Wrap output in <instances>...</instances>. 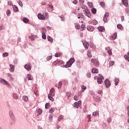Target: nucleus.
I'll use <instances>...</instances> for the list:
<instances>
[{"label": "nucleus", "instance_id": "nucleus-11", "mask_svg": "<svg viewBox=\"0 0 129 129\" xmlns=\"http://www.w3.org/2000/svg\"><path fill=\"white\" fill-rule=\"evenodd\" d=\"M83 44L84 45V47L86 48V50L88 49V47H89V44L88 42H86V41H83Z\"/></svg>", "mask_w": 129, "mask_h": 129}, {"label": "nucleus", "instance_id": "nucleus-63", "mask_svg": "<svg viewBox=\"0 0 129 129\" xmlns=\"http://www.w3.org/2000/svg\"><path fill=\"white\" fill-rule=\"evenodd\" d=\"M121 22L124 21V16H121Z\"/></svg>", "mask_w": 129, "mask_h": 129}, {"label": "nucleus", "instance_id": "nucleus-26", "mask_svg": "<svg viewBox=\"0 0 129 129\" xmlns=\"http://www.w3.org/2000/svg\"><path fill=\"white\" fill-rule=\"evenodd\" d=\"M42 38L43 40H46L47 38V36L46 35V33L44 32H42Z\"/></svg>", "mask_w": 129, "mask_h": 129}, {"label": "nucleus", "instance_id": "nucleus-7", "mask_svg": "<svg viewBox=\"0 0 129 129\" xmlns=\"http://www.w3.org/2000/svg\"><path fill=\"white\" fill-rule=\"evenodd\" d=\"M91 62L92 63H93L94 65H95V66H99V62H98V60L97 59H94L93 58H92L91 59Z\"/></svg>", "mask_w": 129, "mask_h": 129}, {"label": "nucleus", "instance_id": "nucleus-41", "mask_svg": "<svg viewBox=\"0 0 129 129\" xmlns=\"http://www.w3.org/2000/svg\"><path fill=\"white\" fill-rule=\"evenodd\" d=\"M41 30H42V33H46L47 32V30L45 27H42Z\"/></svg>", "mask_w": 129, "mask_h": 129}, {"label": "nucleus", "instance_id": "nucleus-16", "mask_svg": "<svg viewBox=\"0 0 129 129\" xmlns=\"http://www.w3.org/2000/svg\"><path fill=\"white\" fill-rule=\"evenodd\" d=\"M122 3L125 7H127V6H128V2H127V0H122Z\"/></svg>", "mask_w": 129, "mask_h": 129}, {"label": "nucleus", "instance_id": "nucleus-45", "mask_svg": "<svg viewBox=\"0 0 129 129\" xmlns=\"http://www.w3.org/2000/svg\"><path fill=\"white\" fill-rule=\"evenodd\" d=\"M102 80L100 79H98L97 80V83H98V84H101L102 83Z\"/></svg>", "mask_w": 129, "mask_h": 129}, {"label": "nucleus", "instance_id": "nucleus-15", "mask_svg": "<svg viewBox=\"0 0 129 129\" xmlns=\"http://www.w3.org/2000/svg\"><path fill=\"white\" fill-rule=\"evenodd\" d=\"M22 99L25 102H27V101H29V97L27 96H23Z\"/></svg>", "mask_w": 129, "mask_h": 129}, {"label": "nucleus", "instance_id": "nucleus-52", "mask_svg": "<svg viewBox=\"0 0 129 129\" xmlns=\"http://www.w3.org/2000/svg\"><path fill=\"white\" fill-rule=\"evenodd\" d=\"M108 52V55H109L110 56L112 55V52H111V49H109L107 51Z\"/></svg>", "mask_w": 129, "mask_h": 129}, {"label": "nucleus", "instance_id": "nucleus-60", "mask_svg": "<svg viewBox=\"0 0 129 129\" xmlns=\"http://www.w3.org/2000/svg\"><path fill=\"white\" fill-rule=\"evenodd\" d=\"M29 39H30V40H32V41H34L35 38L34 37L33 35H31V36H29Z\"/></svg>", "mask_w": 129, "mask_h": 129}, {"label": "nucleus", "instance_id": "nucleus-32", "mask_svg": "<svg viewBox=\"0 0 129 129\" xmlns=\"http://www.w3.org/2000/svg\"><path fill=\"white\" fill-rule=\"evenodd\" d=\"M91 12H92V14H93L94 15H95V14H96V9H95V8L92 9Z\"/></svg>", "mask_w": 129, "mask_h": 129}, {"label": "nucleus", "instance_id": "nucleus-40", "mask_svg": "<svg viewBox=\"0 0 129 129\" xmlns=\"http://www.w3.org/2000/svg\"><path fill=\"white\" fill-rule=\"evenodd\" d=\"M42 112H43V110H42L41 109H38L37 115H40Z\"/></svg>", "mask_w": 129, "mask_h": 129}, {"label": "nucleus", "instance_id": "nucleus-34", "mask_svg": "<svg viewBox=\"0 0 129 129\" xmlns=\"http://www.w3.org/2000/svg\"><path fill=\"white\" fill-rule=\"evenodd\" d=\"M6 14H7V15L8 16V17H10V16H11V10H8L6 12Z\"/></svg>", "mask_w": 129, "mask_h": 129}, {"label": "nucleus", "instance_id": "nucleus-30", "mask_svg": "<svg viewBox=\"0 0 129 129\" xmlns=\"http://www.w3.org/2000/svg\"><path fill=\"white\" fill-rule=\"evenodd\" d=\"M49 120L50 122H52V121H53V115H52L51 114H50L49 115Z\"/></svg>", "mask_w": 129, "mask_h": 129}, {"label": "nucleus", "instance_id": "nucleus-36", "mask_svg": "<svg viewBox=\"0 0 129 129\" xmlns=\"http://www.w3.org/2000/svg\"><path fill=\"white\" fill-rule=\"evenodd\" d=\"M63 115H60L58 117V119H57V120L58 121H61V120H62V119H63Z\"/></svg>", "mask_w": 129, "mask_h": 129}, {"label": "nucleus", "instance_id": "nucleus-13", "mask_svg": "<svg viewBox=\"0 0 129 129\" xmlns=\"http://www.w3.org/2000/svg\"><path fill=\"white\" fill-rule=\"evenodd\" d=\"M10 69H9L10 72H14L15 71V66L14 65L10 64Z\"/></svg>", "mask_w": 129, "mask_h": 129}, {"label": "nucleus", "instance_id": "nucleus-38", "mask_svg": "<svg viewBox=\"0 0 129 129\" xmlns=\"http://www.w3.org/2000/svg\"><path fill=\"white\" fill-rule=\"evenodd\" d=\"M18 4L20 6V7H21V8H23V2H22L21 1H19L18 2Z\"/></svg>", "mask_w": 129, "mask_h": 129}, {"label": "nucleus", "instance_id": "nucleus-46", "mask_svg": "<svg viewBox=\"0 0 129 129\" xmlns=\"http://www.w3.org/2000/svg\"><path fill=\"white\" fill-rule=\"evenodd\" d=\"M93 5V4H92V2H88V6H89L90 8H92Z\"/></svg>", "mask_w": 129, "mask_h": 129}, {"label": "nucleus", "instance_id": "nucleus-48", "mask_svg": "<svg viewBox=\"0 0 129 129\" xmlns=\"http://www.w3.org/2000/svg\"><path fill=\"white\" fill-rule=\"evenodd\" d=\"M107 121L108 123H110V122H111V118L110 117L107 118Z\"/></svg>", "mask_w": 129, "mask_h": 129}, {"label": "nucleus", "instance_id": "nucleus-47", "mask_svg": "<svg viewBox=\"0 0 129 129\" xmlns=\"http://www.w3.org/2000/svg\"><path fill=\"white\" fill-rule=\"evenodd\" d=\"M100 5L101 6V7H102V8H104V6H105V4H104V2H100Z\"/></svg>", "mask_w": 129, "mask_h": 129}, {"label": "nucleus", "instance_id": "nucleus-25", "mask_svg": "<svg viewBox=\"0 0 129 129\" xmlns=\"http://www.w3.org/2000/svg\"><path fill=\"white\" fill-rule=\"evenodd\" d=\"M53 95H52L50 94H48V99L51 100V101H53L54 100V98H53V97L52 96H53Z\"/></svg>", "mask_w": 129, "mask_h": 129}, {"label": "nucleus", "instance_id": "nucleus-44", "mask_svg": "<svg viewBox=\"0 0 129 129\" xmlns=\"http://www.w3.org/2000/svg\"><path fill=\"white\" fill-rule=\"evenodd\" d=\"M44 15L45 19H48V18H49V14L48 13L45 12Z\"/></svg>", "mask_w": 129, "mask_h": 129}, {"label": "nucleus", "instance_id": "nucleus-8", "mask_svg": "<svg viewBox=\"0 0 129 129\" xmlns=\"http://www.w3.org/2000/svg\"><path fill=\"white\" fill-rule=\"evenodd\" d=\"M105 85L107 88H108V87L110 86V81H109V80H108V79H106L105 80Z\"/></svg>", "mask_w": 129, "mask_h": 129}, {"label": "nucleus", "instance_id": "nucleus-43", "mask_svg": "<svg viewBox=\"0 0 129 129\" xmlns=\"http://www.w3.org/2000/svg\"><path fill=\"white\" fill-rule=\"evenodd\" d=\"M86 75H87V77H88V78H90L91 77V74L89 72H88L87 73Z\"/></svg>", "mask_w": 129, "mask_h": 129}, {"label": "nucleus", "instance_id": "nucleus-3", "mask_svg": "<svg viewBox=\"0 0 129 129\" xmlns=\"http://www.w3.org/2000/svg\"><path fill=\"white\" fill-rule=\"evenodd\" d=\"M0 83L3 85H6L7 86H10V84L4 79H1Z\"/></svg>", "mask_w": 129, "mask_h": 129}, {"label": "nucleus", "instance_id": "nucleus-59", "mask_svg": "<svg viewBox=\"0 0 129 129\" xmlns=\"http://www.w3.org/2000/svg\"><path fill=\"white\" fill-rule=\"evenodd\" d=\"M49 103H46V104H45V108H46V109H48V108H49Z\"/></svg>", "mask_w": 129, "mask_h": 129}, {"label": "nucleus", "instance_id": "nucleus-53", "mask_svg": "<svg viewBox=\"0 0 129 129\" xmlns=\"http://www.w3.org/2000/svg\"><path fill=\"white\" fill-rule=\"evenodd\" d=\"M3 55L4 57H8V56H9V53L8 52H4Z\"/></svg>", "mask_w": 129, "mask_h": 129}, {"label": "nucleus", "instance_id": "nucleus-21", "mask_svg": "<svg viewBox=\"0 0 129 129\" xmlns=\"http://www.w3.org/2000/svg\"><path fill=\"white\" fill-rule=\"evenodd\" d=\"M13 11L17 13V12H19V9H18V7L16 6L15 5L13 6Z\"/></svg>", "mask_w": 129, "mask_h": 129}, {"label": "nucleus", "instance_id": "nucleus-33", "mask_svg": "<svg viewBox=\"0 0 129 129\" xmlns=\"http://www.w3.org/2000/svg\"><path fill=\"white\" fill-rule=\"evenodd\" d=\"M97 24H98V22H97V21H96V20H94L92 21V25H94L95 26L97 25Z\"/></svg>", "mask_w": 129, "mask_h": 129}, {"label": "nucleus", "instance_id": "nucleus-31", "mask_svg": "<svg viewBox=\"0 0 129 129\" xmlns=\"http://www.w3.org/2000/svg\"><path fill=\"white\" fill-rule=\"evenodd\" d=\"M87 117L88 119V122H89V121H91V115H89V114L87 115Z\"/></svg>", "mask_w": 129, "mask_h": 129}, {"label": "nucleus", "instance_id": "nucleus-55", "mask_svg": "<svg viewBox=\"0 0 129 129\" xmlns=\"http://www.w3.org/2000/svg\"><path fill=\"white\" fill-rule=\"evenodd\" d=\"M61 56V53H56L55 54V57H60Z\"/></svg>", "mask_w": 129, "mask_h": 129}, {"label": "nucleus", "instance_id": "nucleus-64", "mask_svg": "<svg viewBox=\"0 0 129 129\" xmlns=\"http://www.w3.org/2000/svg\"><path fill=\"white\" fill-rule=\"evenodd\" d=\"M86 16L88 17V18H91V14L89 13V14H87Z\"/></svg>", "mask_w": 129, "mask_h": 129}, {"label": "nucleus", "instance_id": "nucleus-39", "mask_svg": "<svg viewBox=\"0 0 129 129\" xmlns=\"http://www.w3.org/2000/svg\"><path fill=\"white\" fill-rule=\"evenodd\" d=\"M96 101H97V102H99V101H100V100H101L100 97L97 96L96 97Z\"/></svg>", "mask_w": 129, "mask_h": 129}, {"label": "nucleus", "instance_id": "nucleus-29", "mask_svg": "<svg viewBox=\"0 0 129 129\" xmlns=\"http://www.w3.org/2000/svg\"><path fill=\"white\" fill-rule=\"evenodd\" d=\"M87 56L88 57H89V58L92 57V54H91V51H90V50H88Z\"/></svg>", "mask_w": 129, "mask_h": 129}, {"label": "nucleus", "instance_id": "nucleus-1", "mask_svg": "<svg viewBox=\"0 0 129 129\" xmlns=\"http://www.w3.org/2000/svg\"><path fill=\"white\" fill-rule=\"evenodd\" d=\"M74 62H75V59L72 57L67 62L66 64L63 66V67H64V68H69V67H71Z\"/></svg>", "mask_w": 129, "mask_h": 129}, {"label": "nucleus", "instance_id": "nucleus-9", "mask_svg": "<svg viewBox=\"0 0 129 129\" xmlns=\"http://www.w3.org/2000/svg\"><path fill=\"white\" fill-rule=\"evenodd\" d=\"M83 12H85V16H86V15L90 14V11H89V10L87 8V7L86 6L84 7V10L83 11Z\"/></svg>", "mask_w": 129, "mask_h": 129}, {"label": "nucleus", "instance_id": "nucleus-54", "mask_svg": "<svg viewBox=\"0 0 129 129\" xmlns=\"http://www.w3.org/2000/svg\"><path fill=\"white\" fill-rule=\"evenodd\" d=\"M75 28L76 30H79V29H80V25L79 24H77V25L75 26Z\"/></svg>", "mask_w": 129, "mask_h": 129}, {"label": "nucleus", "instance_id": "nucleus-14", "mask_svg": "<svg viewBox=\"0 0 129 129\" xmlns=\"http://www.w3.org/2000/svg\"><path fill=\"white\" fill-rule=\"evenodd\" d=\"M98 30L99 32H104L105 31V29L102 26H99L98 27Z\"/></svg>", "mask_w": 129, "mask_h": 129}, {"label": "nucleus", "instance_id": "nucleus-42", "mask_svg": "<svg viewBox=\"0 0 129 129\" xmlns=\"http://www.w3.org/2000/svg\"><path fill=\"white\" fill-rule=\"evenodd\" d=\"M55 111V108H52L49 110V113H53Z\"/></svg>", "mask_w": 129, "mask_h": 129}, {"label": "nucleus", "instance_id": "nucleus-5", "mask_svg": "<svg viewBox=\"0 0 129 129\" xmlns=\"http://www.w3.org/2000/svg\"><path fill=\"white\" fill-rule=\"evenodd\" d=\"M37 17L39 20L43 21H45V20H46V17H45V16H44V14L39 13L37 15Z\"/></svg>", "mask_w": 129, "mask_h": 129}, {"label": "nucleus", "instance_id": "nucleus-22", "mask_svg": "<svg viewBox=\"0 0 129 129\" xmlns=\"http://www.w3.org/2000/svg\"><path fill=\"white\" fill-rule=\"evenodd\" d=\"M47 40L48 42H50V43H53V38L51 37V36L48 35L47 36Z\"/></svg>", "mask_w": 129, "mask_h": 129}, {"label": "nucleus", "instance_id": "nucleus-50", "mask_svg": "<svg viewBox=\"0 0 129 129\" xmlns=\"http://www.w3.org/2000/svg\"><path fill=\"white\" fill-rule=\"evenodd\" d=\"M61 87H62V82H59L58 83V87H57V88L60 89V88H61Z\"/></svg>", "mask_w": 129, "mask_h": 129}, {"label": "nucleus", "instance_id": "nucleus-58", "mask_svg": "<svg viewBox=\"0 0 129 129\" xmlns=\"http://www.w3.org/2000/svg\"><path fill=\"white\" fill-rule=\"evenodd\" d=\"M89 93L91 95H92V96H93V95H94L95 93L94 92H93V91H90L89 92Z\"/></svg>", "mask_w": 129, "mask_h": 129}, {"label": "nucleus", "instance_id": "nucleus-20", "mask_svg": "<svg viewBox=\"0 0 129 129\" xmlns=\"http://www.w3.org/2000/svg\"><path fill=\"white\" fill-rule=\"evenodd\" d=\"M117 28L118 29V30H121V31H122L123 30V27H122V25L121 24H118L117 25Z\"/></svg>", "mask_w": 129, "mask_h": 129}, {"label": "nucleus", "instance_id": "nucleus-4", "mask_svg": "<svg viewBox=\"0 0 129 129\" xmlns=\"http://www.w3.org/2000/svg\"><path fill=\"white\" fill-rule=\"evenodd\" d=\"M82 102L81 101H79L78 102H76L74 103V107L76 108H79L81 106Z\"/></svg>", "mask_w": 129, "mask_h": 129}, {"label": "nucleus", "instance_id": "nucleus-49", "mask_svg": "<svg viewBox=\"0 0 129 129\" xmlns=\"http://www.w3.org/2000/svg\"><path fill=\"white\" fill-rule=\"evenodd\" d=\"M99 79H101L102 80H103V79H104V77L103 76H102V75H101V74H99Z\"/></svg>", "mask_w": 129, "mask_h": 129}, {"label": "nucleus", "instance_id": "nucleus-57", "mask_svg": "<svg viewBox=\"0 0 129 129\" xmlns=\"http://www.w3.org/2000/svg\"><path fill=\"white\" fill-rule=\"evenodd\" d=\"M124 57L126 60H127L129 61V57L126 54H125Z\"/></svg>", "mask_w": 129, "mask_h": 129}, {"label": "nucleus", "instance_id": "nucleus-27", "mask_svg": "<svg viewBox=\"0 0 129 129\" xmlns=\"http://www.w3.org/2000/svg\"><path fill=\"white\" fill-rule=\"evenodd\" d=\"M117 37V34L116 33V32H115L112 36V39H113L114 40H115V39H116Z\"/></svg>", "mask_w": 129, "mask_h": 129}, {"label": "nucleus", "instance_id": "nucleus-17", "mask_svg": "<svg viewBox=\"0 0 129 129\" xmlns=\"http://www.w3.org/2000/svg\"><path fill=\"white\" fill-rule=\"evenodd\" d=\"M119 82V78H115V86L118 85Z\"/></svg>", "mask_w": 129, "mask_h": 129}, {"label": "nucleus", "instance_id": "nucleus-10", "mask_svg": "<svg viewBox=\"0 0 129 129\" xmlns=\"http://www.w3.org/2000/svg\"><path fill=\"white\" fill-rule=\"evenodd\" d=\"M95 28L94 27L92 26H89L87 28V30L88 31H89V32H93V31H94L95 30Z\"/></svg>", "mask_w": 129, "mask_h": 129}, {"label": "nucleus", "instance_id": "nucleus-35", "mask_svg": "<svg viewBox=\"0 0 129 129\" xmlns=\"http://www.w3.org/2000/svg\"><path fill=\"white\" fill-rule=\"evenodd\" d=\"M109 66L111 67V66H113V65H114V61H111L110 60L109 62Z\"/></svg>", "mask_w": 129, "mask_h": 129}, {"label": "nucleus", "instance_id": "nucleus-62", "mask_svg": "<svg viewBox=\"0 0 129 129\" xmlns=\"http://www.w3.org/2000/svg\"><path fill=\"white\" fill-rule=\"evenodd\" d=\"M47 7H48L50 9H53V5H51L50 4H48V5H47Z\"/></svg>", "mask_w": 129, "mask_h": 129}, {"label": "nucleus", "instance_id": "nucleus-19", "mask_svg": "<svg viewBox=\"0 0 129 129\" xmlns=\"http://www.w3.org/2000/svg\"><path fill=\"white\" fill-rule=\"evenodd\" d=\"M30 21V20H29V19L25 17L23 18V23H25V24H28V23Z\"/></svg>", "mask_w": 129, "mask_h": 129}, {"label": "nucleus", "instance_id": "nucleus-24", "mask_svg": "<svg viewBox=\"0 0 129 129\" xmlns=\"http://www.w3.org/2000/svg\"><path fill=\"white\" fill-rule=\"evenodd\" d=\"M7 76L10 79V80H11L12 81H14V78L12 76V74L8 73L7 74Z\"/></svg>", "mask_w": 129, "mask_h": 129}, {"label": "nucleus", "instance_id": "nucleus-2", "mask_svg": "<svg viewBox=\"0 0 129 129\" xmlns=\"http://www.w3.org/2000/svg\"><path fill=\"white\" fill-rule=\"evenodd\" d=\"M9 115L12 121V123H14V122H15V120H16V118H15V115H14V113L13 112V111L11 110L9 111Z\"/></svg>", "mask_w": 129, "mask_h": 129}, {"label": "nucleus", "instance_id": "nucleus-6", "mask_svg": "<svg viewBox=\"0 0 129 129\" xmlns=\"http://www.w3.org/2000/svg\"><path fill=\"white\" fill-rule=\"evenodd\" d=\"M108 17H109V14H108V13H107V12H106L104 14V18H103V21L105 23L107 22V19H108Z\"/></svg>", "mask_w": 129, "mask_h": 129}, {"label": "nucleus", "instance_id": "nucleus-18", "mask_svg": "<svg viewBox=\"0 0 129 129\" xmlns=\"http://www.w3.org/2000/svg\"><path fill=\"white\" fill-rule=\"evenodd\" d=\"M81 88L82 90L81 91V92H84L85 90H86V86L82 85L81 86Z\"/></svg>", "mask_w": 129, "mask_h": 129}, {"label": "nucleus", "instance_id": "nucleus-51", "mask_svg": "<svg viewBox=\"0 0 129 129\" xmlns=\"http://www.w3.org/2000/svg\"><path fill=\"white\" fill-rule=\"evenodd\" d=\"M52 59V55H49L46 58L47 61H50Z\"/></svg>", "mask_w": 129, "mask_h": 129}, {"label": "nucleus", "instance_id": "nucleus-28", "mask_svg": "<svg viewBox=\"0 0 129 129\" xmlns=\"http://www.w3.org/2000/svg\"><path fill=\"white\" fill-rule=\"evenodd\" d=\"M55 91V89L54 88H51L50 90V95H54V92Z\"/></svg>", "mask_w": 129, "mask_h": 129}, {"label": "nucleus", "instance_id": "nucleus-23", "mask_svg": "<svg viewBox=\"0 0 129 129\" xmlns=\"http://www.w3.org/2000/svg\"><path fill=\"white\" fill-rule=\"evenodd\" d=\"M92 73L93 74L98 73V70L95 68H93L92 69Z\"/></svg>", "mask_w": 129, "mask_h": 129}, {"label": "nucleus", "instance_id": "nucleus-61", "mask_svg": "<svg viewBox=\"0 0 129 129\" xmlns=\"http://www.w3.org/2000/svg\"><path fill=\"white\" fill-rule=\"evenodd\" d=\"M82 27V31H84V30H85V26L84 25H81Z\"/></svg>", "mask_w": 129, "mask_h": 129}, {"label": "nucleus", "instance_id": "nucleus-12", "mask_svg": "<svg viewBox=\"0 0 129 129\" xmlns=\"http://www.w3.org/2000/svg\"><path fill=\"white\" fill-rule=\"evenodd\" d=\"M24 68L28 71H30V70H31V66H30V64H26L24 66Z\"/></svg>", "mask_w": 129, "mask_h": 129}, {"label": "nucleus", "instance_id": "nucleus-56", "mask_svg": "<svg viewBox=\"0 0 129 129\" xmlns=\"http://www.w3.org/2000/svg\"><path fill=\"white\" fill-rule=\"evenodd\" d=\"M93 116H95V115H98V112H93V114H92Z\"/></svg>", "mask_w": 129, "mask_h": 129}, {"label": "nucleus", "instance_id": "nucleus-37", "mask_svg": "<svg viewBox=\"0 0 129 129\" xmlns=\"http://www.w3.org/2000/svg\"><path fill=\"white\" fill-rule=\"evenodd\" d=\"M27 78L28 80H32L33 79H32V76L31 74H28L27 75Z\"/></svg>", "mask_w": 129, "mask_h": 129}]
</instances>
